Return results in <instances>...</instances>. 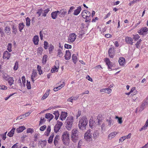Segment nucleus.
Instances as JSON below:
<instances>
[{
  "instance_id": "obj_48",
  "label": "nucleus",
  "mask_w": 148,
  "mask_h": 148,
  "mask_svg": "<svg viewBox=\"0 0 148 148\" xmlns=\"http://www.w3.org/2000/svg\"><path fill=\"white\" fill-rule=\"evenodd\" d=\"M59 139L55 138L54 140V144L55 146H57L58 144V141Z\"/></svg>"
},
{
  "instance_id": "obj_24",
  "label": "nucleus",
  "mask_w": 148,
  "mask_h": 148,
  "mask_svg": "<svg viewBox=\"0 0 148 148\" xmlns=\"http://www.w3.org/2000/svg\"><path fill=\"white\" fill-rule=\"evenodd\" d=\"M81 10V7L80 6L78 7L77 8L74 10L73 14L75 15H78L79 13Z\"/></svg>"
},
{
  "instance_id": "obj_58",
  "label": "nucleus",
  "mask_w": 148,
  "mask_h": 148,
  "mask_svg": "<svg viewBox=\"0 0 148 148\" xmlns=\"http://www.w3.org/2000/svg\"><path fill=\"white\" fill-rule=\"evenodd\" d=\"M7 87L3 85H0V90H4L7 89Z\"/></svg>"
},
{
  "instance_id": "obj_42",
  "label": "nucleus",
  "mask_w": 148,
  "mask_h": 148,
  "mask_svg": "<svg viewBox=\"0 0 148 148\" xmlns=\"http://www.w3.org/2000/svg\"><path fill=\"white\" fill-rule=\"evenodd\" d=\"M115 119H118L117 122L121 124L122 123V118L121 117H119L116 116L115 117Z\"/></svg>"
},
{
  "instance_id": "obj_11",
  "label": "nucleus",
  "mask_w": 148,
  "mask_h": 148,
  "mask_svg": "<svg viewBox=\"0 0 148 148\" xmlns=\"http://www.w3.org/2000/svg\"><path fill=\"white\" fill-rule=\"evenodd\" d=\"M58 13L60 17H64L67 13V10L66 9H63L60 11H58Z\"/></svg>"
},
{
  "instance_id": "obj_31",
  "label": "nucleus",
  "mask_w": 148,
  "mask_h": 148,
  "mask_svg": "<svg viewBox=\"0 0 148 148\" xmlns=\"http://www.w3.org/2000/svg\"><path fill=\"white\" fill-rule=\"evenodd\" d=\"M50 91V89H48L46 91V93L44 94L43 96L41 98L42 100H44L48 97L49 93Z\"/></svg>"
},
{
  "instance_id": "obj_26",
  "label": "nucleus",
  "mask_w": 148,
  "mask_h": 148,
  "mask_svg": "<svg viewBox=\"0 0 148 148\" xmlns=\"http://www.w3.org/2000/svg\"><path fill=\"white\" fill-rule=\"evenodd\" d=\"M45 117L46 118L49 119V121H50L54 117V116L51 114L47 113L46 114Z\"/></svg>"
},
{
  "instance_id": "obj_47",
  "label": "nucleus",
  "mask_w": 148,
  "mask_h": 148,
  "mask_svg": "<svg viewBox=\"0 0 148 148\" xmlns=\"http://www.w3.org/2000/svg\"><path fill=\"white\" fill-rule=\"evenodd\" d=\"M134 37L133 38L134 39V40L136 41L137 40L140 38V37L138 34H136L135 35H133Z\"/></svg>"
},
{
  "instance_id": "obj_54",
  "label": "nucleus",
  "mask_w": 148,
  "mask_h": 148,
  "mask_svg": "<svg viewBox=\"0 0 148 148\" xmlns=\"http://www.w3.org/2000/svg\"><path fill=\"white\" fill-rule=\"evenodd\" d=\"M63 55V53L62 52V51L60 49L58 50V56L59 57H61Z\"/></svg>"
},
{
  "instance_id": "obj_14",
  "label": "nucleus",
  "mask_w": 148,
  "mask_h": 148,
  "mask_svg": "<svg viewBox=\"0 0 148 148\" xmlns=\"http://www.w3.org/2000/svg\"><path fill=\"white\" fill-rule=\"evenodd\" d=\"M131 133H130L127 135L122 137L119 139V142H122L125 139L130 138H131Z\"/></svg>"
},
{
  "instance_id": "obj_39",
  "label": "nucleus",
  "mask_w": 148,
  "mask_h": 148,
  "mask_svg": "<svg viewBox=\"0 0 148 148\" xmlns=\"http://www.w3.org/2000/svg\"><path fill=\"white\" fill-rule=\"evenodd\" d=\"M59 67V66L58 65H57V66H54V68L51 69V73H53L55 71L58 72Z\"/></svg>"
},
{
  "instance_id": "obj_18",
  "label": "nucleus",
  "mask_w": 148,
  "mask_h": 148,
  "mask_svg": "<svg viewBox=\"0 0 148 148\" xmlns=\"http://www.w3.org/2000/svg\"><path fill=\"white\" fill-rule=\"evenodd\" d=\"M11 28L8 26L4 28V32L5 34L8 35H10L11 34Z\"/></svg>"
},
{
  "instance_id": "obj_55",
  "label": "nucleus",
  "mask_w": 148,
  "mask_h": 148,
  "mask_svg": "<svg viewBox=\"0 0 148 148\" xmlns=\"http://www.w3.org/2000/svg\"><path fill=\"white\" fill-rule=\"evenodd\" d=\"M11 47L12 44L11 43H9L7 49L10 52L12 51L11 49Z\"/></svg>"
},
{
  "instance_id": "obj_17",
  "label": "nucleus",
  "mask_w": 148,
  "mask_h": 148,
  "mask_svg": "<svg viewBox=\"0 0 148 148\" xmlns=\"http://www.w3.org/2000/svg\"><path fill=\"white\" fill-rule=\"evenodd\" d=\"M67 116V113L66 112H62L60 117V119L62 121L65 120Z\"/></svg>"
},
{
  "instance_id": "obj_62",
  "label": "nucleus",
  "mask_w": 148,
  "mask_h": 148,
  "mask_svg": "<svg viewBox=\"0 0 148 148\" xmlns=\"http://www.w3.org/2000/svg\"><path fill=\"white\" fill-rule=\"evenodd\" d=\"M75 8V7L74 6L71 7L69 11H68V14H70L72 12L73 9Z\"/></svg>"
},
{
  "instance_id": "obj_49",
  "label": "nucleus",
  "mask_w": 148,
  "mask_h": 148,
  "mask_svg": "<svg viewBox=\"0 0 148 148\" xmlns=\"http://www.w3.org/2000/svg\"><path fill=\"white\" fill-rule=\"evenodd\" d=\"M34 132V130L30 128H28L27 130V133H30L32 134Z\"/></svg>"
},
{
  "instance_id": "obj_15",
  "label": "nucleus",
  "mask_w": 148,
  "mask_h": 148,
  "mask_svg": "<svg viewBox=\"0 0 148 148\" xmlns=\"http://www.w3.org/2000/svg\"><path fill=\"white\" fill-rule=\"evenodd\" d=\"M105 62L106 64L108 66V68L109 69L111 70V67H112V63L110 61L109 59L108 58H106L105 59Z\"/></svg>"
},
{
  "instance_id": "obj_16",
  "label": "nucleus",
  "mask_w": 148,
  "mask_h": 148,
  "mask_svg": "<svg viewBox=\"0 0 148 148\" xmlns=\"http://www.w3.org/2000/svg\"><path fill=\"white\" fill-rule=\"evenodd\" d=\"M105 62L106 64L108 66V68L109 69L111 70V67H112V63L110 61L109 59L108 58H106L105 59Z\"/></svg>"
},
{
  "instance_id": "obj_9",
  "label": "nucleus",
  "mask_w": 148,
  "mask_h": 148,
  "mask_svg": "<svg viewBox=\"0 0 148 148\" xmlns=\"http://www.w3.org/2000/svg\"><path fill=\"white\" fill-rule=\"evenodd\" d=\"M76 35L74 33L71 34L69 36V37L68 39L69 42H73L76 39Z\"/></svg>"
},
{
  "instance_id": "obj_46",
  "label": "nucleus",
  "mask_w": 148,
  "mask_h": 148,
  "mask_svg": "<svg viewBox=\"0 0 148 148\" xmlns=\"http://www.w3.org/2000/svg\"><path fill=\"white\" fill-rule=\"evenodd\" d=\"M37 69L39 72V74L40 75L42 73V71L41 69V67L39 65H38L37 66Z\"/></svg>"
},
{
  "instance_id": "obj_3",
  "label": "nucleus",
  "mask_w": 148,
  "mask_h": 148,
  "mask_svg": "<svg viewBox=\"0 0 148 148\" xmlns=\"http://www.w3.org/2000/svg\"><path fill=\"white\" fill-rule=\"evenodd\" d=\"M63 144L66 145H69V144L70 139L69 134L68 131L64 132L62 135L61 137Z\"/></svg>"
},
{
  "instance_id": "obj_50",
  "label": "nucleus",
  "mask_w": 148,
  "mask_h": 148,
  "mask_svg": "<svg viewBox=\"0 0 148 148\" xmlns=\"http://www.w3.org/2000/svg\"><path fill=\"white\" fill-rule=\"evenodd\" d=\"M43 50V48L42 47H39L38 48L37 50V53L40 54H41Z\"/></svg>"
},
{
  "instance_id": "obj_12",
  "label": "nucleus",
  "mask_w": 148,
  "mask_h": 148,
  "mask_svg": "<svg viewBox=\"0 0 148 148\" xmlns=\"http://www.w3.org/2000/svg\"><path fill=\"white\" fill-rule=\"evenodd\" d=\"M125 41L126 43L127 44H130L132 45L133 44V40L132 38L130 37L127 36L125 37Z\"/></svg>"
},
{
  "instance_id": "obj_33",
  "label": "nucleus",
  "mask_w": 148,
  "mask_h": 148,
  "mask_svg": "<svg viewBox=\"0 0 148 148\" xmlns=\"http://www.w3.org/2000/svg\"><path fill=\"white\" fill-rule=\"evenodd\" d=\"M95 125V121H93L92 119H90L89 121L90 127L92 129L94 127Z\"/></svg>"
},
{
  "instance_id": "obj_41",
  "label": "nucleus",
  "mask_w": 148,
  "mask_h": 148,
  "mask_svg": "<svg viewBox=\"0 0 148 148\" xmlns=\"http://www.w3.org/2000/svg\"><path fill=\"white\" fill-rule=\"evenodd\" d=\"M72 58L73 62L75 63L77 61V58L75 54H73L72 56Z\"/></svg>"
},
{
  "instance_id": "obj_29",
  "label": "nucleus",
  "mask_w": 148,
  "mask_h": 148,
  "mask_svg": "<svg viewBox=\"0 0 148 148\" xmlns=\"http://www.w3.org/2000/svg\"><path fill=\"white\" fill-rule=\"evenodd\" d=\"M99 130H96L95 131L93 134V138L94 139H96L99 136Z\"/></svg>"
},
{
  "instance_id": "obj_8",
  "label": "nucleus",
  "mask_w": 148,
  "mask_h": 148,
  "mask_svg": "<svg viewBox=\"0 0 148 148\" xmlns=\"http://www.w3.org/2000/svg\"><path fill=\"white\" fill-rule=\"evenodd\" d=\"M82 17L84 18H88L91 16V14L90 12L86 10H84L82 13Z\"/></svg>"
},
{
  "instance_id": "obj_35",
  "label": "nucleus",
  "mask_w": 148,
  "mask_h": 148,
  "mask_svg": "<svg viewBox=\"0 0 148 148\" xmlns=\"http://www.w3.org/2000/svg\"><path fill=\"white\" fill-rule=\"evenodd\" d=\"M47 55H45L43 56L42 58V63L43 64H46L47 61Z\"/></svg>"
},
{
  "instance_id": "obj_19",
  "label": "nucleus",
  "mask_w": 148,
  "mask_h": 148,
  "mask_svg": "<svg viewBox=\"0 0 148 148\" xmlns=\"http://www.w3.org/2000/svg\"><path fill=\"white\" fill-rule=\"evenodd\" d=\"M11 56V53H9L8 51H5L3 54V58L4 59L7 58L9 59Z\"/></svg>"
},
{
  "instance_id": "obj_37",
  "label": "nucleus",
  "mask_w": 148,
  "mask_h": 148,
  "mask_svg": "<svg viewBox=\"0 0 148 148\" xmlns=\"http://www.w3.org/2000/svg\"><path fill=\"white\" fill-rule=\"evenodd\" d=\"M54 136V134L53 133H52L51 134L48 140V142L49 143H51L52 142Z\"/></svg>"
},
{
  "instance_id": "obj_1",
  "label": "nucleus",
  "mask_w": 148,
  "mask_h": 148,
  "mask_svg": "<svg viewBox=\"0 0 148 148\" xmlns=\"http://www.w3.org/2000/svg\"><path fill=\"white\" fill-rule=\"evenodd\" d=\"M80 136V133L77 129H74L72 131L71 135V140L74 143H76L79 139Z\"/></svg>"
},
{
  "instance_id": "obj_43",
  "label": "nucleus",
  "mask_w": 148,
  "mask_h": 148,
  "mask_svg": "<svg viewBox=\"0 0 148 148\" xmlns=\"http://www.w3.org/2000/svg\"><path fill=\"white\" fill-rule=\"evenodd\" d=\"M42 12L43 10L41 8L37 10L36 14H38V17H39L41 15Z\"/></svg>"
},
{
  "instance_id": "obj_23",
  "label": "nucleus",
  "mask_w": 148,
  "mask_h": 148,
  "mask_svg": "<svg viewBox=\"0 0 148 148\" xmlns=\"http://www.w3.org/2000/svg\"><path fill=\"white\" fill-rule=\"evenodd\" d=\"M125 62V58L123 57H121L119 60V62L121 66H123Z\"/></svg>"
},
{
  "instance_id": "obj_22",
  "label": "nucleus",
  "mask_w": 148,
  "mask_h": 148,
  "mask_svg": "<svg viewBox=\"0 0 148 148\" xmlns=\"http://www.w3.org/2000/svg\"><path fill=\"white\" fill-rule=\"evenodd\" d=\"M25 129V127L24 126H21L17 128L16 130V131L17 133H20L22 132Z\"/></svg>"
},
{
  "instance_id": "obj_40",
  "label": "nucleus",
  "mask_w": 148,
  "mask_h": 148,
  "mask_svg": "<svg viewBox=\"0 0 148 148\" xmlns=\"http://www.w3.org/2000/svg\"><path fill=\"white\" fill-rule=\"evenodd\" d=\"M53 114H54L55 115V119L56 120H57L60 115L58 111V110H57L54 111V112L53 113Z\"/></svg>"
},
{
  "instance_id": "obj_60",
  "label": "nucleus",
  "mask_w": 148,
  "mask_h": 148,
  "mask_svg": "<svg viewBox=\"0 0 148 148\" xmlns=\"http://www.w3.org/2000/svg\"><path fill=\"white\" fill-rule=\"evenodd\" d=\"M64 47L66 49H71L72 47L69 44H65Z\"/></svg>"
},
{
  "instance_id": "obj_27",
  "label": "nucleus",
  "mask_w": 148,
  "mask_h": 148,
  "mask_svg": "<svg viewBox=\"0 0 148 148\" xmlns=\"http://www.w3.org/2000/svg\"><path fill=\"white\" fill-rule=\"evenodd\" d=\"M5 79H8V82L10 86L12 85L13 84L14 80L12 77H10L8 78L7 77H6Z\"/></svg>"
},
{
  "instance_id": "obj_6",
  "label": "nucleus",
  "mask_w": 148,
  "mask_h": 148,
  "mask_svg": "<svg viewBox=\"0 0 148 148\" xmlns=\"http://www.w3.org/2000/svg\"><path fill=\"white\" fill-rule=\"evenodd\" d=\"M62 125L63 123L62 122L57 121V124L55 125L54 127V132L56 133H57L58 132Z\"/></svg>"
},
{
  "instance_id": "obj_63",
  "label": "nucleus",
  "mask_w": 148,
  "mask_h": 148,
  "mask_svg": "<svg viewBox=\"0 0 148 148\" xmlns=\"http://www.w3.org/2000/svg\"><path fill=\"white\" fill-rule=\"evenodd\" d=\"M46 127L45 125L42 126L40 127V131H44Z\"/></svg>"
},
{
  "instance_id": "obj_45",
  "label": "nucleus",
  "mask_w": 148,
  "mask_h": 148,
  "mask_svg": "<svg viewBox=\"0 0 148 148\" xmlns=\"http://www.w3.org/2000/svg\"><path fill=\"white\" fill-rule=\"evenodd\" d=\"M26 25L27 26H29L30 25V19L28 18L27 17L26 18Z\"/></svg>"
},
{
  "instance_id": "obj_64",
  "label": "nucleus",
  "mask_w": 148,
  "mask_h": 148,
  "mask_svg": "<svg viewBox=\"0 0 148 148\" xmlns=\"http://www.w3.org/2000/svg\"><path fill=\"white\" fill-rule=\"evenodd\" d=\"M82 141H81V140H79L77 146L78 148H81V146L82 144Z\"/></svg>"
},
{
  "instance_id": "obj_53",
  "label": "nucleus",
  "mask_w": 148,
  "mask_h": 148,
  "mask_svg": "<svg viewBox=\"0 0 148 148\" xmlns=\"http://www.w3.org/2000/svg\"><path fill=\"white\" fill-rule=\"evenodd\" d=\"M45 121V120L44 119V118H41L40 121L39 125H41Z\"/></svg>"
},
{
  "instance_id": "obj_38",
  "label": "nucleus",
  "mask_w": 148,
  "mask_h": 148,
  "mask_svg": "<svg viewBox=\"0 0 148 148\" xmlns=\"http://www.w3.org/2000/svg\"><path fill=\"white\" fill-rule=\"evenodd\" d=\"M49 11V9L48 8L45 10L44 11H43V12L42 13V16H46L47 14Z\"/></svg>"
},
{
  "instance_id": "obj_25",
  "label": "nucleus",
  "mask_w": 148,
  "mask_h": 148,
  "mask_svg": "<svg viewBox=\"0 0 148 148\" xmlns=\"http://www.w3.org/2000/svg\"><path fill=\"white\" fill-rule=\"evenodd\" d=\"M33 41L35 45H38L39 41L38 36L37 35L34 36L33 38Z\"/></svg>"
},
{
  "instance_id": "obj_30",
  "label": "nucleus",
  "mask_w": 148,
  "mask_h": 148,
  "mask_svg": "<svg viewBox=\"0 0 148 148\" xmlns=\"http://www.w3.org/2000/svg\"><path fill=\"white\" fill-rule=\"evenodd\" d=\"M58 11L52 12L51 14V16L53 19H56L57 18V15L58 14Z\"/></svg>"
},
{
  "instance_id": "obj_52",
  "label": "nucleus",
  "mask_w": 148,
  "mask_h": 148,
  "mask_svg": "<svg viewBox=\"0 0 148 148\" xmlns=\"http://www.w3.org/2000/svg\"><path fill=\"white\" fill-rule=\"evenodd\" d=\"M148 124L145 123L144 126L139 131H141L142 130H145L146 129L147 127H148Z\"/></svg>"
},
{
  "instance_id": "obj_36",
  "label": "nucleus",
  "mask_w": 148,
  "mask_h": 148,
  "mask_svg": "<svg viewBox=\"0 0 148 148\" xmlns=\"http://www.w3.org/2000/svg\"><path fill=\"white\" fill-rule=\"evenodd\" d=\"M25 25H24L23 23H20L18 24V28L19 31L21 32L22 30L24 27Z\"/></svg>"
},
{
  "instance_id": "obj_28",
  "label": "nucleus",
  "mask_w": 148,
  "mask_h": 148,
  "mask_svg": "<svg viewBox=\"0 0 148 148\" xmlns=\"http://www.w3.org/2000/svg\"><path fill=\"white\" fill-rule=\"evenodd\" d=\"M12 32L15 35H16L17 31V27L16 25H14L12 27Z\"/></svg>"
},
{
  "instance_id": "obj_10",
  "label": "nucleus",
  "mask_w": 148,
  "mask_h": 148,
  "mask_svg": "<svg viewBox=\"0 0 148 148\" xmlns=\"http://www.w3.org/2000/svg\"><path fill=\"white\" fill-rule=\"evenodd\" d=\"M148 104V100L147 99L144 100L142 104L140 106V110L142 111L145 108V106L147 105Z\"/></svg>"
},
{
  "instance_id": "obj_7",
  "label": "nucleus",
  "mask_w": 148,
  "mask_h": 148,
  "mask_svg": "<svg viewBox=\"0 0 148 148\" xmlns=\"http://www.w3.org/2000/svg\"><path fill=\"white\" fill-rule=\"evenodd\" d=\"M114 48V47H111L110 48L108 51V53L110 57L111 58H113L115 54Z\"/></svg>"
},
{
  "instance_id": "obj_4",
  "label": "nucleus",
  "mask_w": 148,
  "mask_h": 148,
  "mask_svg": "<svg viewBox=\"0 0 148 148\" xmlns=\"http://www.w3.org/2000/svg\"><path fill=\"white\" fill-rule=\"evenodd\" d=\"M73 122V116H68L66 120V127L67 129L70 130L71 128Z\"/></svg>"
},
{
  "instance_id": "obj_44",
  "label": "nucleus",
  "mask_w": 148,
  "mask_h": 148,
  "mask_svg": "<svg viewBox=\"0 0 148 148\" xmlns=\"http://www.w3.org/2000/svg\"><path fill=\"white\" fill-rule=\"evenodd\" d=\"M18 62L17 61H16V62L15 65L13 68V69L14 70L16 71L18 69Z\"/></svg>"
},
{
  "instance_id": "obj_20",
  "label": "nucleus",
  "mask_w": 148,
  "mask_h": 148,
  "mask_svg": "<svg viewBox=\"0 0 148 148\" xmlns=\"http://www.w3.org/2000/svg\"><path fill=\"white\" fill-rule=\"evenodd\" d=\"M64 57L65 59L67 60H69L71 58V53L69 50L66 51V54Z\"/></svg>"
},
{
  "instance_id": "obj_13",
  "label": "nucleus",
  "mask_w": 148,
  "mask_h": 148,
  "mask_svg": "<svg viewBox=\"0 0 148 148\" xmlns=\"http://www.w3.org/2000/svg\"><path fill=\"white\" fill-rule=\"evenodd\" d=\"M148 31V29L147 27H142L138 32V33L140 35H144L145 33L147 32Z\"/></svg>"
},
{
  "instance_id": "obj_34",
  "label": "nucleus",
  "mask_w": 148,
  "mask_h": 148,
  "mask_svg": "<svg viewBox=\"0 0 148 148\" xmlns=\"http://www.w3.org/2000/svg\"><path fill=\"white\" fill-rule=\"evenodd\" d=\"M117 133L116 132H114L110 134L108 136V138L110 140H111L114 138L115 135Z\"/></svg>"
},
{
  "instance_id": "obj_21",
  "label": "nucleus",
  "mask_w": 148,
  "mask_h": 148,
  "mask_svg": "<svg viewBox=\"0 0 148 148\" xmlns=\"http://www.w3.org/2000/svg\"><path fill=\"white\" fill-rule=\"evenodd\" d=\"M100 91L101 92H105L109 94L111 93L112 90L109 88H105L101 89Z\"/></svg>"
},
{
  "instance_id": "obj_51",
  "label": "nucleus",
  "mask_w": 148,
  "mask_h": 148,
  "mask_svg": "<svg viewBox=\"0 0 148 148\" xmlns=\"http://www.w3.org/2000/svg\"><path fill=\"white\" fill-rule=\"evenodd\" d=\"M39 135V133H36L35 134L34 136V141H36L38 140V136Z\"/></svg>"
},
{
  "instance_id": "obj_5",
  "label": "nucleus",
  "mask_w": 148,
  "mask_h": 148,
  "mask_svg": "<svg viewBox=\"0 0 148 148\" xmlns=\"http://www.w3.org/2000/svg\"><path fill=\"white\" fill-rule=\"evenodd\" d=\"M91 132V130L89 129L85 134L84 139L87 141H90L92 140V133Z\"/></svg>"
},
{
  "instance_id": "obj_56",
  "label": "nucleus",
  "mask_w": 148,
  "mask_h": 148,
  "mask_svg": "<svg viewBox=\"0 0 148 148\" xmlns=\"http://www.w3.org/2000/svg\"><path fill=\"white\" fill-rule=\"evenodd\" d=\"M26 86H27V88L28 89H30L31 88V85L30 84V82H28L27 80V83L26 84Z\"/></svg>"
},
{
  "instance_id": "obj_61",
  "label": "nucleus",
  "mask_w": 148,
  "mask_h": 148,
  "mask_svg": "<svg viewBox=\"0 0 148 148\" xmlns=\"http://www.w3.org/2000/svg\"><path fill=\"white\" fill-rule=\"evenodd\" d=\"M23 84L25 86V79L24 76L22 77L21 78Z\"/></svg>"
},
{
  "instance_id": "obj_32",
  "label": "nucleus",
  "mask_w": 148,
  "mask_h": 148,
  "mask_svg": "<svg viewBox=\"0 0 148 148\" xmlns=\"http://www.w3.org/2000/svg\"><path fill=\"white\" fill-rule=\"evenodd\" d=\"M46 141L43 140L39 141L38 144L39 145H40L42 148H43L46 145Z\"/></svg>"
},
{
  "instance_id": "obj_59",
  "label": "nucleus",
  "mask_w": 148,
  "mask_h": 148,
  "mask_svg": "<svg viewBox=\"0 0 148 148\" xmlns=\"http://www.w3.org/2000/svg\"><path fill=\"white\" fill-rule=\"evenodd\" d=\"M44 47L45 49H47L48 47V43L46 41H45L44 42Z\"/></svg>"
},
{
  "instance_id": "obj_57",
  "label": "nucleus",
  "mask_w": 148,
  "mask_h": 148,
  "mask_svg": "<svg viewBox=\"0 0 148 148\" xmlns=\"http://www.w3.org/2000/svg\"><path fill=\"white\" fill-rule=\"evenodd\" d=\"M25 117V115H24V114H23L22 115H21V116H18L17 118L16 119V120H19L22 119L23 118H24Z\"/></svg>"
},
{
  "instance_id": "obj_2",
  "label": "nucleus",
  "mask_w": 148,
  "mask_h": 148,
  "mask_svg": "<svg viewBox=\"0 0 148 148\" xmlns=\"http://www.w3.org/2000/svg\"><path fill=\"white\" fill-rule=\"evenodd\" d=\"M88 123L87 118L85 116L82 117L79 120L78 126L79 128L83 130L86 128V127Z\"/></svg>"
}]
</instances>
